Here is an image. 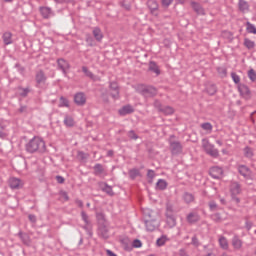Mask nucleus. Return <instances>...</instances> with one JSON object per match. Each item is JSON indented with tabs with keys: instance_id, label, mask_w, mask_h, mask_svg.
<instances>
[{
	"instance_id": "obj_1",
	"label": "nucleus",
	"mask_w": 256,
	"mask_h": 256,
	"mask_svg": "<svg viewBox=\"0 0 256 256\" xmlns=\"http://www.w3.org/2000/svg\"><path fill=\"white\" fill-rule=\"evenodd\" d=\"M27 153H45L47 146L45 141L40 137H34L25 145Z\"/></svg>"
},
{
	"instance_id": "obj_2",
	"label": "nucleus",
	"mask_w": 256,
	"mask_h": 256,
	"mask_svg": "<svg viewBox=\"0 0 256 256\" xmlns=\"http://www.w3.org/2000/svg\"><path fill=\"white\" fill-rule=\"evenodd\" d=\"M136 91L146 99L155 97L157 95V88L153 86H145L143 84H139L136 88Z\"/></svg>"
},
{
	"instance_id": "obj_3",
	"label": "nucleus",
	"mask_w": 256,
	"mask_h": 256,
	"mask_svg": "<svg viewBox=\"0 0 256 256\" xmlns=\"http://www.w3.org/2000/svg\"><path fill=\"white\" fill-rule=\"evenodd\" d=\"M202 147L206 155L213 157V159H217V157H219V150L215 148V145L211 144V142H209V140L206 138L202 139Z\"/></svg>"
},
{
	"instance_id": "obj_4",
	"label": "nucleus",
	"mask_w": 256,
	"mask_h": 256,
	"mask_svg": "<svg viewBox=\"0 0 256 256\" xmlns=\"http://www.w3.org/2000/svg\"><path fill=\"white\" fill-rule=\"evenodd\" d=\"M173 139H175V135H171L168 141L170 145V152L172 153V155H181V153H183V144Z\"/></svg>"
},
{
	"instance_id": "obj_5",
	"label": "nucleus",
	"mask_w": 256,
	"mask_h": 256,
	"mask_svg": "<svg viewBox=\"0 0 256 256\" xmlns=\"http://www.w3.org/2000/svg\"><path fill=\"white\" fill-rule=\"evenodd\" d=\"M146 231L153 232L159 229V220L157 218L144 220Z\"/></svg>"
},
{
	"instance_id": "obj_6",
	"label": "nucleus",
	"mask_w": 256,
	"mask_h": 256,
	"mask_svg": "<svg viewBox=\"0 0 256 256\" xmlns=\"http://www.w3.org/2000/svg\"><path fill=\"white\" fill-rule=\"evenodd\" d=\"M36 87H43L47 83V76L43 70H38L35 75Z\"/></svg>"
},
{
	"instance_id": "obj_7",
	"label": "nucleus",
	"mask_w": 256,
	"mask_h": 256,
	"mask_svg": "<svg viewBox=\"0 0 256 256\" xmlns=\"http://www.w3.org/2000/svg\"><path fill=\"white\" fill-rule=\"evenodd\" d=\"M188 225H195L201 221V216L197 212H189L186 216Z\"/></svg>"
},
{
	"instance_id": "obj_8",
	"label": "nucleus",
	"mask_w": 256,
	"mask_h": 256,
	"mask_svg": "<svg viewBox=\"0 0 256 256\" xmlns=\"http://www.w3.org/2000/svg\"><path fill=\"white\" fill-rule=\"evenodd\" d=\"M147 7L150 10L151 15H154V17H159V3L156 0H148L147 1Z\"/></svg>"
},
{
	"instance_id": "obj_9",
	"label": "nucleus",
	"mask_w": 256,
	"mask_h": 256,
	"mask_svg": "<svg viewBox=\"0 0 256 256\" xmlns=\"http://www.w3.org/2000/svg\"><path fill=\"white\" fill-rule=\"evenodd\" d=\"M209 175L212 179H221L223 177V168L219 166H213L209 170Z\"/></svg>"
},
{
	"instance_id": "obj_10",
	"label": "nucleus",
	"mask_w": 256,
	"mask_h": 256,
	"mask_svg": "<svg viewBox=\"0 0 256 256\" xmlns=\"http://www.w3.org/2000/svg\"><path fill=\"white\" fill-rule=\"evenodd\" d=\"M110 87V95L112 97V99H119L120 95H119V84L116 81L110 82L109 84Z\"/></svg>"
},
{
	"instance_id": "obj_11",
	"label": "nucleus",
	"mask_w": 256,
	"mask_h": 256,
	"mask_svg": "<svg viewBox=\"0 0 256 256\" xmlns=\"http://www.w3.org/2000/svg\"><path fill=\"white\" fill-rule=\"evenodd\" d=\"M238 173H240L244 179H251V169L246 165H239Z\"/></svg>"
},
{
	"instance_id": "obj_12",
	"label": "nucleus",
	"mask_w": 256,
	"mask_h": 256,
	"mask_svg": "<svg viewBox=\"0 0 256 256\" xmlns=\"http://www.w3.org/2000/svg\"><path fill=\"white\" fill-rule=\"evenodd\" d=\"M74 103L79 106L85 105L87 103V98L85 97V93L83 92H78L74 96Z\"/></svg>"
},
{
	"instance_id": "obj_13",
	"label": "nucleus",
	"mask_w": 256,
	"mask_h": 256,
	"mask_svg": "<svg viewBox=\"0 0 256 256\" xmlns=\"http://www.w3.org/2000/svg\"><path fill=\"white\" fill-rule=\"evenodd\" d=\"M39 10L43 19H51L55 15V12L50 7H40Z\"/></svg>"
},
{
	"instance_id": "obj_14",
	"label": "nucleus",
	"mask_w": 256,
	"mask_h": 256,
	"mask_svg": "<svg viewBox=\"0 0 256 256\" xmlns=\"http://www.w3.org/2000/svg\"><path fill=\"white\" fill-rule=\"evenodd\" d=\"M57 65H58V69H60V71H62V73L64 75H67V69H69V62H67V60L63 59V58H59L57 60Z\"/></svg>"
},
{
	"instance_id": "obj_15",
	"label": "nucleus",
	"mask_w": 256,
	"mask_h": 256,
	"mask_svg": "<svg viewBox=\"0 0 256 256\" xmlns=\"http://www.w3.org/2000/svg\"><path fill=\"white\" fill-rule=\"evenodd\" d=\"M166 217V225H168L169 229H173V227L177 226V218L175 214H165Z\"/></svg>"
},
{
	"instance_id": "obj_16",
	"label": "nucleus",
	"mask_w": 256,
	"mask_h": 256,
	"mask_svg": "<svg viewBox=\"0 0 256 256\" xmlns=\"http://www.w3.org/2000/svg\"><path fill=\"white\" fill-rule=\"evenodd\" d=\"M98 235H99V237H102V239L109 238V229L107 228V226L104 223L99 224Z\"/></svg>"
},
{
	"instance_id": "obj_17",
	"label": "nucleus",
	"mask_w": 256,
	"mask_h": 256,
	"mask_svg": "<svg viewBox=\"0 0 256 256\" xmlns=\"http://www.w3.org/2000/svg\"><path fill=\"white\" fill-rule=\"evenodd\" d=\"M94 175L96 177H101L103 175H107V171L105 170V167L103 166V164H95L94 167Z\"/></svg>"
},
{
	"instance_id": "obj_18",
	"label": "nucleus",
	"mask_w": 256,
	"mask_h": 256,
	"mask_svg": "<svg viewBox=\"0 0 256 256\" xmlns=\"http://www.w3.org/2000/svg\"><path fill=\"white\" fill-rule=\"evenodd\" d=\"M18 237L21 239L22 243L27 247L31 245V237H29V234L23 233L22 231H20L18 233Z\"/></svg>"
},
{
	"instance_id": "obj_19",
	"label": "nucleus",
	"mask_w": 256,
	"mask_h": 256,
	"mask_svg": "<svg viewBox=\"0 0 256 256\" xmlns=\"http://www.w3.org/2000/svg\"><path fill=\"white\" fill-rule=\"evenodd\" d=\"M134 111L135 109H133V106L125 105L118 111V113L119 115H122V117H124L125 115H131V113H133Z\"/></svg>"
},
{
	"instance_id": "obj_20",
	"label": "nucleus",
	"mask_w": 256,
	"mask_h": 256,
	"mask_svg": "<svg viewBox=\"0 0 256 256\" xmlns=\"http://www.w3.org/2000/svg\"><path fill=\"white\" fill-rule=\"evenodd\" d=\"M9 186L11 187V189H21V187H23V184L21 183V179L10 178Z\"/></svg>"
},
{
	"instance_id": "obj_21",
	"label": "nucleus",
	"mask_w": 256,
	"mask_h": 256,
	"mask_svg": "<svg viewBox=\"0 0 256 256\" xmlns=\"http://www.w3.org/2000/svg\"><path fill=\"white\" fill-rule=\"evenodd\" d=\"M182 199L186 205H191V203L195 202V195L189 192H184Z\"/></svg>"
},
{
	"instance_id": "obj_22",
	"label": "nucleus",
	"mask_w": 256,
	"mask_h": 256,
	"mask_svg": "<svg viewBox=\"0 0 256 256\" xmlns=\"http://www.w3.org/2000/svg\"><path fill=\"white\" fill-rule=\"evenodd\" d=\"M232 246L234 249H236V251H239V249H241V247H243V240L239 238V236L235 235L232 238Z\"/></svg>"
},
{
	"instance_id": "obj_23",
	"label": "nucleus",
	"mask_w": 256,
	"mask_h": 256,
	"mask_svg": "<svg viewBox=\"0 0 256 256\" xmlns=\"http://www.w3.org/2000/svg\"><path fill=\"white\" fill-rule=\"evenodd\" d=\"M148 69L152 73H155V75L157 77H159V75H161V70L159 69V66L157 65V62H155V61H150L149 62V68Z\"/></svg>"
},
{
	"instance_id": "obj_24",
	"label": "nucleus",
	"mask_w": 256,
	"mask_h": 256,
	"mask_svg": "<svg viewBox=\"0 0 256 256\" xmlns=\"http://www.w3.org/2000/svg\"><path fill=\"white\" fill-rule=\"evenodd\" d=\"M191 7L197 13V15H205V10L203 9V6L199 4L198 2H191Z\"/></svg>"
},
{
	"instance_id": "obj_25",
	"label": "nucleus",
	"mask_w": 256,
	"mask_h": 256,
	"mask_svg": "<svg viewBox=\"0 0 256 256\" xmlns=\"http://www.w3.org/2000/svg\"><path fill=\"white\" fill-rule=\"evenodd\" d=\"M243 153H244V157H246V159H253V157H255V150L249 146H246L243 149Z\"/></svg>"
},
{
	"instance_id": "obj_26",
	"label": "nucleus",
	"mask_w": 256,
	"mask_h": 256,
	"mask_svg": "<svg viewBox=\"0 0 256 256\" xmlns=\"http://www.w3.org/2000/svg\"><path fill=\"white\" fill-rule=\"evenodd\" d=\"M92 33L96 41L101 42L103 40V32L101 31V28L95 27Z\"/></svg>"
},
{
	"instance_id": "obj_27",
	"label": "nucleus",
	"mask_w": 256,
	"mask_h": 256,
	"mask_svg": "<svg viewBox=\"0 0 256 256\" xmlns=\"http://www.w3.org/2000/svg\"><path fill=\"white\" fill-rule=\"evenodd\" d=\"M2 39L4 45H11V43H13V34H11V32H5Z\"/></svg>"
},
{
	"instance_id": "obj_28",
	"label": "nucleus",
	"mask_w": 256,
	"mask_h": 256,
	"mask_svg": "<svg viewBox=\"0 0 256 256\" xmlns=\"http://www.w3.org/2000/svg\"><path fill=\"white\" fill-rule=\"evenodd\" d=\"M121 244L124 251H133V244L129 239H122Z\"/></svg>"
},
{
	"instance_id": "obj_29",
	"label": "nucleus",
	"mask_w": 256,
	"mask_h": 256,
	"mask_svg": "<svg viewBox=\"0 0 256 256\" xmlns=\"http://www.w3.org/2000/svg\"><path fill=\"white\" fill-rule=\"evenodd\" d=\"M218 242L221 249H224L225 251L229 249V241H227V238L225 236H220Z\"/></svg>"
},
{
	"instance_id": "obj_30",
	"label": "nucleus",
	"mask_w": 256,
	"mask_h": 256,
	"mask_svg": "<svg viewBox=\"0 0 256 256\" xmlns=\"http://www.w3.org/2000/svg\"><path fill=\"white\" fill-rule=\"evenodd\" d=\"M64 125L66 127H75V120L73 119V116L66 114L64 117Z\"/></svg>"
},
{
	"instance_id": "obj_31",
	"label": "nucleus",
	"mask_w": 256,
	"mask_h": 256,
	"mask_svg": "<svg viewBox=\"0 0 256 256\" xmlns=\"http://www.w3.org/2000/svg\"><path fill=\"white\" fill-rule=\"evenodd\" d=\"M167 181L165 179H159L158 182L156 183V189L159 191H165L167 189Z\"/></svg>"
},
{
	"instance_id": "obj_32",
	"label": "nucleus",
	"mask_w": 256,
	"mask_h": 256,
	"mask_svg": "<svg viewBox=\"0 0 256 256\" xmlns=\"http://www.w3.org/2000/svg\"><path fill=\"white\" fill-rule=\"evenodd\" d=\"M238 7L242 13H245V11H249V3H247V1L245 0H239Z\"/></svg>"
},
{
	"instance_id": "obj_33",
	"label": "nucleus",
	"mask_w": 256,
	"mask_h": 256,
	"mask_svg": "<svg viewBox=\"0 0 256 256\" xmlns=\"http://www.w3.org/2000/svg\"><path fill=\"white\" fill-rule=\"evenodd\" d=\"M238 90L240 91V93L242 95H245L246 97L251 95V90L249 89V86L245 85V84H241L239 87H238Z\"/></svg>"
},
{
	"instance_id": "obj_34",
	"label": "nucleus",
	"mask_w": 256,
	"mask_h": 256,
	"mask_svg": "<svg viewBox=\"0 0 256 256\" xmlns=\"http://www.w3.org/2000/svg\"><path fill=\"white\" fill-rule=\"evenodd\" d=\"M230 191L232 195H239L241 193V185L239 183L235 182L231 185Z\"/></svg>"
},
{
	"instance_id": "obj_35",
	"label": "nucleus",
	"mask_w": 256,
	"mask_h": 256,
	"mask_svg": "<svg viewBox=\"0 0 256 256\" xmlns=\"http://www.w3.org/2000/svg\"><path fill=\"white\" fill-rule=\"evenodd\" d=\"M102 191L109 195L110 197H113L115 195V192H113V187L109 186V184L104 183V187H102Z\"/></svg>"
},
{
	"instance_id": "obj_36",
	"label": "nucleus",
	"mask_w": 256,
	"mask_h": 256,
	"mask_svg": "<svg viewBox=\"0 0 256 256\" xmlns=\"http://www.w3.org/2000/svg\"><path fill=\"white\" fill-rule=\"evenodd\" d=\"M206 92L208 93V95H215V93H217V86L215 84H209L206 86Z\"/></svg>"
},
{
	"instance_id": "obj_37",
	"label": "nucleus",
	"mask_w": 256,
	"mask_h": 256,
	"mask_svg": "<svg viewBox=\"0 0 256 256\" xmlns=\"http://www.w3.org/2000/svg\"><path fill=\"white\" fill-rule=\"evenodd\" d=\"M139 175H141V172L139 171V169L133 168V169L129 170L130 179L135 180V179H137V177H139Z\"/></svg>"
},
{
	"instance_id": "obj_38",
	"label": "nucleus",
	"mask_w": 256,
	"mask_h": 256,
	"mask_svg": "<svg viewBox=\"0 0 256 256\" xmlns=\"http://www.w3.org/2000/svg\"><path fill=\"white\" fill-rule=\"evenodd\" d=\"M160 113H163L164 115H173V113H175V110L171 106H165V107H162V110H160Z\"/></svg>"
},
{
	"instance_id": "obj_39",
	"label": "nucleus",
	"mask_w": 256,
	"mask_h": 256,
	"mask_svg": "<svg viewBox=\"0 0 256 256\" xmlns=\"http://www.w3.org/2000/svg\"><path fill=\"white\" fill-rule=\"evenodd\" d=\"M244 47L246 49H255V42L249 38L244 39Z\"/></svg>"
},
{
	"instance_id": "obj_40",
	"label": "nucleus",
	"mask_w": 256,
	"mask_h": 256,
	"mask_svg": "<svg viewBox=\"0 0 256 256\" xmlns=\"http://www.w3.org/2000/svg\"><path fill=\"white\" fill-rule=\"evenodd\" d=\"M165 215H175V209L173 208V204L170 202L166 203Z\"/></svg>"
},
{
	"instance_id": "obj_41",
	"label": "nucleus",
	"mask_w": 256,
	"mask_h": 256,
	"mask_svg": "<svg viewBox=\"0 0 256 256\" xmlns=\"http://www.w3.org/2000/svg\"><path fill=\"white\" fill-rule=\"evenodd\" d=\"M246 31H247V33H252L253 35H256L255 25L251 24V22H247L246 23Z\"/></svg>"
},
{
	"instance_id": "obj_42",
	"label": "nucleus",
	"mask_w": 256,
	"mask_h": 256,
	"mask_svg": "<svg viewBox=\"0 0 256 256\" xmlns=\"http://www.w3.org/2000/svg\"><path fill=\"white\" fill-rule=\"evenodd\" d=\"M145 219H156L157 213L153 210H146L144 213Z\"/></svg>"
},
{
	"instance_id": "obj_43",
	"label": "nucleus",
	"mask_w": 256,
	"mask_h": 256,
	"mask_svg": "<svg viewBox=\"0 0 256 256\" xmlns=\"http://www.w3.org/2000/svg\"><path fill=\"white\" fill-rule=\"evenodd\" d=\"M86 43L88 47H95V39L90 34L86 35Z\"/></svg>"
},
{
	"instance_id": "obj_44",
	"label": "nucleus",
	"mask_w": 256,
	"mask_h": 256,
	"mask_svg": "<svg viewBox=\"0 0 256 256\" xmlns=\"http://www.w3.org/2000/svg\"><path fill=\"white\" fill-rule=\"evenodd\" d=\"M165 243H167V236L162 235L160 238L157 239L156 241V245L158 247H163V245H165Z\"/></svg>"
},
{
	"instance_id": "obj_45",
	"label": "nucleus",
	"mask_w": 256,
	"mask_h": 256,
	"mask_svg": "<svg viewBox=\"0 0 256 256\" xmlns=\"http://www.w3.org/2000/svg\"><path fill=\"white\" fill-rule=\"evenodd\" d=\"M210 217L212 221H214V223H221V221H223V218L221 217V213L212 214Z\"/></svg>"
},
{
	"instance_id": "obj_46",
	"label": "nucleus",
	"mask_w": 256,
	"mask_h": 256,
	"mask_svg": "<svg viewBox=\"0 0 256 256\" xmlns=\"http://www.w3.org/2000/svg\"><path fill=\"white\" fill-rule=\"evenodd\" d=\"M201 129H203L204 131H213V125L209 122H205L201 124Z\"/></svg>"
},
{
	"instance_id": "obj_47",
	"label": "nucleus",
	"mask_w": 256,
	"mask_h": 256,
	"mask_svg": "<svg viewBox=\"0 0 256 256\" xmlns=\"http://www.w3.org/2000/svg\"><path fill=\"white\" fill-rule=\"evenodd\" d=\"M143 246V243L139 239H135L132 242V249H139Z\"/></svg>"
},
{
	"instance_id": "obj_48",
	"label": "nucleus",
	"mask_w": 256,
	"mask_h": 256,
	"mask_svg": "<svg viewBox=\"0 0 256 256\" xmlns=\"http://www.w3.org/2000/svg\"><path fill=\"white\" fill-rule=\"evenodd\" d=\"M127 135L133 141H137V139H139V135H137V133H135L134 130L128 131Z\"/></svg>"
},
{
	"instance_id": "obj_49",
	"label": "nucleus",
	"mask_w": 256,
	"mask_h": 256,
	"mask_svg": "<svg viewBox=\"0 0 256 256\" xmlns=\"http://www.w3.org/2000/svg\"><path fill=\"white\" fill-rule=\"evenodd\" d=\"M147 177H148V183H153V179H155V171L149 169L147 172Z\"/></svg>"
},
{
	"instance_id": "obj_50",
	"label": "nucleus",
	"mask_w": 256,
	"mask_h": 256,
	"mask_svg": "<svg viewBox=\"0 0 256 256\" xmlns=\"http://www.w3.org/2000/svg\"><path fill=\"white\" fill-rule=\"evenodd\" d=\"M82 71L86 75V77L93 79V77H94L93 72L89 71V68H87V66H83Z\"/></svg>"
},
{
	"instance_id": "obj_51",
	"label": "nucleus",
	"mask_w": 256,
	"mask_h": 256,
	"mask_svg": "<svg viewBox=\"0 0 256 256\" xmlns=\"http://www.w3.org/2000/svg\"><path fill=\"white\" fill-rule=\"evenodd\" d=\"M59 107H69V100H67V98L61 96Z\"/></svg>"
},
{
	"instance_id": "obj_52",
	"label": "nucleus",
	"mask_w": 256,
	"mask_h": 256,
	"mask_svg": "<svg viewBox=\"0 0 256 256\" xmlns=\"http://www.w3.org/2000/svg\"><path fill=\"white\" fill-rule=\"evenodd\" d=\"M231 77L236 85H239V83H241V78L239 77V75H237V73L232 72Z\"/></svg>"
},
{
	"instance_id": "obj_53",
	"label": "nucleus",
	"mask_w": 256,
	"mask_h": 256,
	"mask_svg": "<svg viewBox=\"0 0 256 256\" xmlns=\"http://www.w3.org/2000/svg\"><path fill=\"white\" fill-rule=\"evenodd\" d=\"M81 217L82 221H84L86 225H91V222L89 221V216L87 215V213H85V211L81 212Z\"/></svg>"
},
{
	"instance_id": "obj_54",
	"label": "nucleus",
	"mask_w": 256,
	"mask_h": 256,
	"mask_svg": "<svg viewBox=\"0 0 256 256\" xmlns=\"http://www.w3.org/2000/svg\"><path fill=\"white\" fill-rule=\"evenodd\" d=\"M248 77H249L250 81H252L254 83V81H256V72L253 69H250L248 71Z\"/></svg>"
},
{
	"instance_id": "obj_55",
	"label": "nucleus",
	"mask_w": 256,
	"mask_h": 256,
	"mask_svg": "<svg viewBox=\"0 0 256 256\" xmlns=\"http://www.w3.org/2000/svg\"><path fill=\"white\" fill-rule=\"evenodd\" d=\"M90 224H85L82 228L85 229L87 235L89 237H93V230H91V227L89 226Z\"/></svg>"
},
{
	"instance_id": "obj_56",
	"label": "nucleus",
	"mask_w": 256,
	"mask_h": 256,
	"mask_svg": "<svg viewBox=\"0 0 256 256\" xmlns=\"http://www.w3.org/2000/svg\"><path fill=\"white\" fill-rule=\"evenodd\" d=\"M19 90L22 91L20 93L21 97H27V95H29V93L31 92L29 88H19Z\"/></svg>"
},
{
	"instance_id": "obj_57",
	"label": "nucleus",
	"mask_w": 256,
	"mask_h": 256,
	"mask_svg": "<svg viewBox=\"0 0 256 256\" xmlns=\"http://www.w3.org/2000/svg\"><path fill=\"white\" fill-rule=\"evenodd\" d=\"M154 107H155V109H157L159 112H161V110L163 109V104H161V101L156 100V101H154Z\"/></svg>"
},
{
	"instance_id": "obj_58",
	"label": "nucleus",
	"mask_w": 256,
	"mask_h": 256,
	"mask_svg": "<svg viewBox=\"0 0 256 256\" xmlns=\"http://www.w3.org/2000/svg\"><path fill=\"white\" fill-rule=\"evenodd\" d=\"M191 244L194 245V247H199V245H201V243H199V239L197 238L196 235H194V236L192 237Z\"/></svg>"
},
{
	"instance_id": "obj_59",
	"label": "nucleus",
	"mask_w": 256,
	"mask_h": 256,
	"mask_svg": "<svg viewBox=\"0 0 256 256\" xmlns=\"http://www.w3.org/2000/svg\"><path fill=\"white\" fill-rule=\"evenodd\" d=\"M162 7H165L166 9L173 3V0H161Z\"/></svg>"
},
{
	"instance_id": "obj_60",
	"label": "nucleus",
	"mask_w": 256,
	"mask_h": 256,
	"mask_svg": "<svg viewBox=\"0 0 256 256\" xmlns=\"http://www.w3.org/2000/svg\"><path fill=\"white\" fill-rule=\"evenodd\" d=\"M120 5L126 10L131 11V4L125 3V1L120 2Z\"/></svg>"
},
{
	"instance_id": "obj_61",
	"label": "nucleus",
	"mask_w": 256,
	"mask_h": 256,
	"mask_svg": "<svg viewBox=\"0 0 256 256\" xmlns=\"http://www.w3.org/2000/svg\"><path fill=\"white\" fill-rule=\"evenodd\" d=\"M15 68L23 75L25 73V67L21 66L20 63L15 64Z\"/></svg>"
},
{
	"instance_id": "obj_62",
	"label": "nucleus",
	"mask_w": 256,
	"mask_h": 256,
	"mask_svg": "<svg viewBox=\"0 0 256 256\" xmlns=\"http://www.w3.org/2000/svg\"><path fill=\"white\" fill-rule=\"evenodd\" d=\"M210 211H216L217 210V203L215 201L209 202Z\"/></svg>"
},
{
	"instance_id": "obj_63",
	"label": "nucleus",
	"mask_w": 256,
	"mask_h": 256,
	"mask_svg": "<svg viewBox=\"0 0 256 256\" xmlns=\"http://www.w3.org/2000/svg\"><path fill=\"white\" fill-rule=\"evenodd\" d=\"M60 196L64 199V201H69V194H67V192L61 190Z\"/></svg>"
},
{
	"instance_id": "obj_64",
	"label": "nucleus",
	"mask_w": 256,
	"mask_h": 256,
	"mask_svg": "<svg viewBox=\"0 0 256 256\" xmlns=\"http://www.w3.org/2000/svg\"><path fill=\"white\" fill-rule=\"evenodd\" d=\"M217 71H218V73L220 75H223V77H227V69H225V68H218Z\"/></svg>"
}]
</instances>
